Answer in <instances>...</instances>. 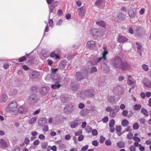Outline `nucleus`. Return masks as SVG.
Masks as SVG:
<instances>
[{
    "mask_svg": "<svg viewBox=\"0 0 151 151\" xmlns=\"http://www.w3.org/2000/svg\"><path fill=\"white\" fill-rule=\"evenodd\" d=\"M110 63L112 68L114 69H121L126 70L129 68V65L126 62H123L120 57L116 56L112 59Z\"/></svg>",
    "mask_w": 151,
    "mask_h": 151,
    "instance_id": "f257e3e1",
    "label": "nucleus"
},
{
    "mask_svg": "<svg viewBox=\"0 0 151 151\" xmlns=\"http://www.w3.org/2000/svg\"><path fill=\"white\" fill-rule=\"evenodd\" d=\"M145 32V30L142 28L139 27L136 29V33L138 35H141Z\"/></svg>",
    "mask_w": 151,
    "mask_h": 151,
    "instance_id": "6ab92c4d",
    "label": "nucleus"
},
{
    "mask_svg": "<svg viewBox=\"0 0 151 151\" xmlns=\"http://www.w3.org/2000/svg\"><path fill=\"white\" fill-rule=\"evenodd\" d=\"M129 122L126 119H124L122 121V125L123 126L126 127L129 124Z\"/></svg>",
    "mask_w": 151,
    "mask_h": 151,
    "instance_id": "7c9ffc66",
    "label": "nucleus"
},
{
    "mask_svg": "<svg viewBox=\"0 0 151 151\" xmlns=\"http://www.w3.org/2000/svg\"><path fill=\"white\" fill-rule=\"evenodd\" d=\"M98 142L96 140H94L92 142L93 145L95 146H97L98 145Z\"/></svg>",
    "mask_w": 151,
    "mask_h": 151,
    "instance_id": "5fc2aeb1",
    "label": "nucleus"
},
{
    "mask_svg": "<svg viewBox=\"0 0 151 151\" xmlns=\"http://www.w3.org/2000/svg\"><path fill=\"white\" fill-rule=\"evenodd\" d=\"M122 130V128L120 126H118L116 127V131L117 132H119Z\"/></svg>",
    "mask_w": 151,
    "mask_h": 151,
    "instance_id": "680f3d73",
    "label": "nucleus"
},
{
    "mask_svg": "<svg viewBox=\"0 0 151 151\" xmlns=\"http://www.w3.org/2000/svg\"><path fill=\"white\" fill-rule=\"evenodd\" d=\"M144 85L146 87L151 88V82L147 78H144L143 81Z\"/></svg>",
    "mask_w": 151,
    "mask_h": 151,
    "instance_id": "9d476101",
    "label": "nucleus"
},
{
    "mask_svg": "<svg viewBox=\"0 0 151 151\" xmlns=\"http://www.w3.org/2000/svg\"><path fill=\"white\" fill-rule=\"evenodd\" d=\"M18 110L19 113H24L26 111L27 109L25 108L21 107L18 108Z\"/></svg>",
    "mask_w": 151,
    "mask_h": 151,
    "instance_id": "c85d7f7f",
    "label": "nucleus"
},
{
    "mask_svg": "<svg viewBox=\"0 0 151 151\" xmlns=\"http://www.w3.org/2000/svg\"><path fill=\"white\" fill-rule=\"evenodd\" d=\"M47 146V143L46 142H44L42 143L41 147L43 149H45Z\"/></svg>",
    "mask_w": 151,
    "mask_h": 151,
    "instance_id": "ea45409f",
    "label": "nucleus"
},
{
    "mask_svg": "<svg viewBox=\"0 0 151 151\" xmlns=\"http://www.w3.org/2000/svg\"><path fill=\"white\" fill-rule=\"evenodd\" d=\"M117 146L120 148H122L124 147V144L123 142L119 141L117 143Z\"/></svg>",
    "mask_w": 151,
    "mask_h": 151,
    "instance_id": "2f4dec72",
    "label": "nucleus"
},
{
    "mask_svg": "<svg viewBox=\"0 0 151 151\" xmlns=\"http://www.w3.org/2000/svg\"><path fill=\"white\" fill-rule=\"evenodd\" d=\"M29 140L28 137H26L25 139L24 140V142L26 145H28L29 143Z\"/></svg>",
    "mask_w": 151,
    "mask_h": 151,
    "instance_id": "4d7b16f0",
    "label": "nucleus"
},
{
    "mask_svg": "<svg viewBox=\"0 0 151 151\" xmlns=\"http://www.w3.org/2000/svg\"><path fill=\"white\" fill-rule=\"evenodd\" d=\"M117 17L119 19L123 20L125 19V15L122 13H119L118 14Z\"/></svg>",
    "mask_w": 151,
    "mask_h": 151,
    "instance_id": "393cba45",
    "label": "nucleus"
},
{
    "mask_svg": "<svg viewBox=\"0 0 151 151\" xmlns=\"http://www.w3.org/2000/svg\"><path fill=\"white\" fill-rule=\"evenodd\" d=\"M55 7V6L52 4V5L50 8V12H52L53 10Z\"/></svg>",
    "mask_w": 151,
    "mask_h": 151,
    "instance_id": "603ef678",
    "label": "nucleus"
},
{
    "mask_svg": "<svg viewBox=\"0 0 151 151\" xmlns=\"http://www.w3.org/2000/svg\"><path fill=\"white\" fill-rule=\"evenodd\" d=\"M78 120H75L70 123V126L72 128H74L76 127L78 125Z\"/></svg>",
    "mask_w": 151,
    "mask_h": 151,
    "instance_id": "f8f14e48",
    "label": "nucleus"
},
{
    "mask_svg": "<svg viewBox=\"0 0 151 151\" xmlns=\"http://www.w3.org/2000/svg\"><path fill=\"white\" fill-rule=\"evenodd\" d=\"M88 70H85V72L84 73L77 72L76 73L75 78L77 80L80 81L83 79L86 78V75L88 74Z\"/></svg>",
    "mask_w": 151,
    "mask_h": 151,
    "instance_id": "7ed1b4c3",
    "label": "nucleus"
},
{
    "mask_svg": "<svg viewBox=\"0 0 151 151\" xmlns=\"http://www.w3.org/2000/svg\"><path fill=\"white\" fill-rule=\"evenodd\" d=\"M104 34V32L103 30H101L100 31H98L97 35L98 36H103Z\"/></svg>",
    "mask_w": 151,
    "mask_h": 151,
    "instance_id": "a19ab883",
    "label": "nucleus"
},
{
    "mask_svg": "<svg viewBox=\"0 0 151 151\" xmlns=\"http://www.w3.org/2000/svg\"><path fill=\"white\" fill-rule=\"evenodd\" d=\"M49 88L47 87H43L42 88L40 91L41 93L43 95H45L49 92Z\"/></svg>",
    "mask_w": 151,
    "mask_h": 151,
    "instance_id": "4468645a",
    "label": "nucleus"
},
{
    "mask_svg": "<svg viewBox=\"0 0 151 151\" xmlns=\"http://www.w3.org/2000/svg\"><path fill=\"white\" fill-rule=\"evenodd\" d=\"M97 71V69L96 68L94 67L92 68L90 70V72L91 73H93Z\"/></svg>",
    "mask_w": 151,
    "mask_h": 151,
    "instance_id": "79ce46f5",
    "label": "nucleus"
},
{
    "mask_svg": "<svg viewBox=\"0 0 151 151\" xmlns=\"http://www.w3.org/2000/svg\"><path fill=\"white\" fill-rule=\"evenodd\" d=\"M115 98L114 96H111L108 97V101L109 102L111 103H115Z\"/></svg>",
    "mask_w": 151,
    "mask_h": 151,
    "instance_id": "b1692460",
    "label": "nucleus"
},
{
    "mask_svg": "<svg viewBox=\"0 0 151 151\" xmlns=\"http://www.w3.org/2000/svg\"><path fill=\"white\" fill-rule=\"evenodd\" d=\"M102 0H98L95 3V4L98 7H100L103 3Z\"/></svg>",
    "mask_w": 151,
    "mask_h": 151,
    "instance_id": "cd10ccee",
    "label": "nucleus"
},
{
    "mask_svg": "<svg viewBox=\"0 0 151 151\" xmlns=\"http://www.w3.org/2000/svg\"><path fill=\"white\" fill-rule=\"evenodd\" d=\"M54 81L56 82L54 84H53L51 86V87L53 89H55L56 88H58L61 86V85L59 84L60 81L58 77L55 76L54 78Z\"/></svg>",
    "mask_w": 151,
    "mask_h": 151,
    "instance_id": "39448f33",
    "label": "nucleus"
},
{
    "mask_svg": "<svg viewBox=\"0 0 151 151\" xmlns=\"http://www.w3.org/2000/svg\"><path fill=\"white\" fill-rule=\"evenodd\" d=\"M96 24L97 25L101 26L103 27H106V24L105 22L103 20H100L96 22Z\"/></svg>",
    "mask_w": 151,
    "mask_h": 151,
    "instance_id": "412c9836",
    "label": "nucleus"
},
{
    "mask_svg": "<svg viewBox=\"0 0 151 151\" xmlns=\"http://www.w3.org/2000/svg\"><path fill=\"white\" fill-rule=\"evenodd\" d=\"M105 139V138L103 136H101L100 137V139L99 140L100 142L101 143H103Z\"/></svg>",
    "mask_w": 151,
    "mask_h": 151,
    "instance_id": "3c124183",
    "label": "nucleus"
},
{
    "mask_svg": "<svg viewBox=\"0 0 151 151\" xmlns=\"http://www.w3.org/2000/svg\"><path fill=\"white\" fill-rule=\"evenodd\" d=\"M47 120L45 118H41L38 121V124L41 126H42L45 124Z\"/></svg>",
    "mask_w": 151,
    "mask_h": 151,
    "instance_id": "9b49d317",
    "label": "nucleus"
},
{
    "mask_svg": "<svg viewBox=\"0 0 151 151\" xmlns=\"http://www.w3.org/2000/svg\"><path fill=\"white\" fill-rule=\"evenodd\" d=\"M108 54L107 50H104V52L102 53L103 57H104V60H106V55Z\"/></svg>",
    "mask_w": 151,
    "mask_h": 151,
    "instance_id": "864d4df0",
    "label": "nucleus"
},
{
    "mask_svg": "<svg viewBox=\"0 0 151 151\" xmlns=\"http://www.w3.org/2000/svg\"><path fill=\"white\" fill-rule=\"evenodd\" d=\"M0 145L2 147H6L7 145L5 141L3 139H1L0 140Z\"/></svg>",
    "mask_w": 151,
    "mask_h": 151,
    "instance_id": "bb28decb",
    "label": "nucleus"
},
{
    "mask_svg": "<svg viewBox=\"0 0 151 151\" xmlns=\"http://www.w3.org/2000/svg\"><path fill=\"white\" fill-rule=\"evenodd\" d=\"M133 140L136 141H137V142H139L141 140L138 137H134L133 138Z\"/></svg>",
    "mask_w": 151,
    "mask_h": 151,
    "instance_id": "e2e57ef3",
    "label": "nucleus"
},
{
    "mask_svg": "<svg viewBox=\"0 0 151 151\" xmlns=\"http://www.w3.org/2000/svg\"><path fill=\"white\" fill-rule=\"evenodd\" d=\"M127 136L128 139H130L132 138L133 135L132 133H129L127 134Z\"/></svg>",
    "mask_w": 151,
    "mask_h": 151,
    "instance_id": "37998d69",
    "label": "nucleus"
},
{
    "mask_svg": "<svg viewBox=\"0 0 151 151\" xmlns=\"http://www.w3.org/2000/svg\"><path fill=\"white\" fill-rule=\"evenodd\" d=\"M142 68L145 71H147L148 70V68L147 65L145 64H144L142 65Z\"/></svg>",
    "mask_w": 151,
    "mask_h": 151,
    "instance_id": "de8ad7c7",
    "label": "nucleus"
},
{
    "mask_svg": "<svg viewBox=\"0 0 151 151\" xmlns=\"http://www.w3.org/2000/svg\"><path fill=\"white\" fill-rule=\"evenodd\" d=\"M141 107V106L140 104H136L134 106V109L136 110L139 109Z\"/></svg>",
    "mask_w": 151,
    "mask_h": 151,
    "instance_id": "58836bf2",
    "label": "nucleus"
},
{
    "mask_svg": "<svg viewBox=\"0 0 151 151\" xmlns=\"http://www.w3.org/2000/svg\"><path fill=\"white\" fill-rule=\"evenodd\" d=\"M85 107L84 105L82 103H80L78 105V107L80 109H83Z\"/></svg>",
    "mask_w": 151,
    "mask_h": 151,
    "instance_id": "bf43d9fd",
    "label": "nucleus"
},
{
    "mask_svg": "<svg viewBox=\"0 0 151 151\" xmlns=\"http://www.w3.org/2000/svg\"><path fill=\"white\" fill-rule=\"evenodd\" d=\"M117 112H115L114 110L112 111H111L109 113V116L111 117L114 118L116 116V114Z\"/></svg>",
    "mask_w": 151,
    "mask_h": 151,
    "instance_id": "f704fd0d",
    "label": "nucleus"
},
{
    "mask_svg": "<svg viewBox=\"0 0 151 151\" xmlns=\"http://www.w3.org/2000/svg\"><path fill=\"white\" fill-rule=\"evenodd\" d=\"M129 15L131 18H134L136 16L137 13L135 11L131 10L128 12Z\"/></svg>",
    "mask_w": 151,
    "mask_h": 151,
    "instance_id": "2eb2a0df",
    "label": "nucleus"
},
{
    "mask_svg": "<svg viewBox=\"0 0 151 151\" xmlns=\"http://www.w3.org/2000/svg\"><path fill=\"white\" fill-rule=\"evenodd\" d=\"M79 85L76 82H72L70 84V87L71 89L74 91L78 90L79 87Z\"/></svg>",
    "mask_w": 151,
    "mask_h": 151,
    "instance_id": "1a4fd4ad",
    "label": "nucleus"
},
{
    "mask_svg": "<svg viewBox=\"0 0 151 151\" xmlns=\"http://www.w3.org/2000/svg\"><path fill=\"white\" fill-rule=\"evenodd\" d=\"M123 90V88L122 87L117 86L115 87L114 88V90L117 92H119Z\"/></svg>",
    "mask_w": 151,
    "mask_h": 151,
    "instance_id": "a878e982",
    "label": "nucleus"
},
{
    "mask_svg": "<svg viewBox=\"0 0 151 151\" xmlns=\"http://www.w3.org/2000/svg\"><path fill=\"white\" fill-rule=\"evenodd\" d=\"M39 76L38 73L37 71H34L31 72L30 77L32 78H37Z\"/></svg>",
    "mask_w": 151,
    "mask_h": 151,
    "instance_id": "a211bd4d",
    "label": "nucleus"
},
{
    "mask_svg": "<svg viewBox=\"0 0 151 151\" xmlns=\"http://www.w3.org/2000/svg\"><path fill=\"white\" fill-rule=\"evenodd\" d=\"M86 131L88 133H90L92 130V128L90 126H88L86 127Z\"/></svg>",
    "mask_w": 151,
    "mask_h": 151,
    "instance_id": "e433bc0d",
    "label": "nucleus"
},
{
    "mask_svg": "<svg viewBox=\"0 0 151 151\" xmlns=\"http://www.w3.org/2000/svg\"><path fill=\"white\" fill-rule=\"evenodd\" d=\"M43 130L45 132H47L48 130V127L46 125L42 128Z\"/></svg>",
    "mask_w": 151,
    "mask_h": 151,
    "instance_id": "774afa93",
    "label": "nucleus"
},
{
    "mask_svg": "<svg viewBox=\"0 0 151 151\" xmlns=\"http://www.w3.org/2000/svg\"><path fill=\"white\" fill-rule=\"evenodd\" d=\"M91 132L92 134L93 135H96L98 134V132L96 129H93Z\"/></svg>",
    "mask_w": 151,
    "mask_h": 151,
    "instance_id": "8fccbe9b",
    "label": "nucleus"
},
{
    "mask_svg": "<svg viewBox=\"0 0 151 151\" xmlns=\"http://www.w3.org/2000/svg\"><path fill=\"white\" fill-rule=\"evenodd\" d=\"M68 99L67 95H63L61 96L60 100L63 103H65L68 101Z\"/></svg>",
    "mask_w": 151,
    "mask_h": 151,
    "instance_id": "aec40b11",
    "label": "nucleus"
},
{
    "mask_svg": "<svg viewBox=\"0 0 151 151\" xmlns=\"http://www.w3.org/2000/svg\"><path fill=\"white\" fill-rule=\"evenodd\" d=\"M129 149L130 151H135L136 148L134 146H131L130 147Z\"/></svg>",
    "mask_w": 151,
    "mask_h": 151,
    "instance_id": "338daca9",
    "label": "nucleus"
},
{
    "mask_svg": "<svg viewBox=\"0 0 151 151\" xmlns=\"http://www.w3.org/2000/svg\"><path fill=\"white\" fill-rule=\"evenodd\" d=\"M78 12L79 15L81 17H83L86 13V9L84 6H82L78 10Z\"/></svg>",
    "mask_w": 151,
    "mask_h": 151,
    "instance_id": "0eeeda50",
    "label": "nucleus"
},
{
    "mask_svg": "<svg viewBox=\"0 0 151 151\" xmlns=\"http://www.w3.org/2000/svg\"><path fill=\"white\" fill-rule=\"evenodd\" d=\"M141 112L146 116H147L148 115L147 111L146 109L144 108H142L141 109Z\"/></svg>",
    "mask_w": 151,
    "mask_h": 151,
    "instance_id": "473e14b6",
    "label": "nucleus"
},
{
    "mask_svg": "<svg viewBox=\"0 0 151 151\" xmlns=\"http://www.w3.org/2000/svg\"><path fill=\"white\" fill-rule=\"evenodd\" d=\"M84 138V136L83 135H81L79 136L78 138V141H82Z\"/></svg>",
    "mask_w": 151,
    "mask_h": 151,
    "instance_id": "0e129e2a",
    "label": "nucleus"
},
{
    "mask_svg": "<svg viewBox=\"0 0 151 151\" xmlns=\"http://www.w3.org/2000/svg\"><path fill=\"white\" fill-rule=\"evenodd\" d=\"M95 42L92 40L88 41L86 44L87 46L89 48L94 47H95Z\"/></svg>",
    "mask_w": 151,
    "mask_h": 151,
    "instance_id": "ddd939ff",
    "label": "nucleus"
},
{
    "mask_svg": "<svg viewBox=\"0 0 151 151\" xmlns=\"http://www.w3.org/2000/svg\"><path fill=\"white\" fill-rule=\"evenodd\" d=\"M66 65V62L65 61H62L59 65V68L61 69H64Z\"/></svg>",
    "mask_w": 151,
    "mask_h": 151,
    "instance_id": "4be33fe9",
    "label": "nucleus"
},
{
    "mask_svg": "<svg viewBox=\"0 0 151 151\" xmlns=\"http://www.w3.org/2000/svg\"><path fill=\"white\" fill-rule=\"evenodd\" d=\"M7 99V96L6 94H3L1 97V101L3 103L5 102Z\"/></svg>",
    "mask_w": 151,
    "mask_h": 151,
    "instance_id": "5701e85b",
    "label": "nucleus"
},
{
    "mask_svg": "<svg viewBox=\"0 0 151 151\" xmlns=\"http://www.w3.org/2000/svg\"><path fill=\"white\" fill-rule=\"evenodd\" d=\"M26 59V57L23 56L22 57L20 58L19 60V62H22L25 60Z\"/></svg>",
    "mask_w": 151,
    "mask_h": 151,
    "instance_id": "13d9d810",
    "label": "nucleus"
},
{
    "mask_svg": "<svg viewBox=\"0 0 151 151\" xmlns=\"http://www.w3.org/2000/svg\"><path fill=\"white\" fill-rule=\"evenodd\" d=\"M39 100V98L35 94L31 95L27 99L28 103L32 104L37 103Z\"/></svg>",
    "mask_w": 151,
    "mask_h": 151,
    "instance_id": "f03ea898",
    "label": "nucleus"
},
{
    "mask_svg": "<svg viewBox=\"0 0 151 151\" xmlns=\"http://www.w3.org/2000/svg\"><path fill=\"white\" fill-rule=\"evenodd\" d=\"M127 40V39L122 35H120L118 39V41L120 43L124 42Z\"/></svg>",
    "mask_w": 151,
    "mask_h": 151,
    "instance_id": "dca6fc26",
    "label": "nucleus"
},
{
    "mask_svg": "<svg viewBox=\"0 0 151 151\" xmlns=\"http://www.w3.org/2000/svg\"><path fill=\"white\" fill-rule=\"evenodd\" d=\"M104 71L105 72L108 73L110 71V68L107 66L105 65L104 66Z\"/></svg>",
    "mask_w": 151,
    "mask_h": 151,
    "instance_id": "c03bdc74",
    "label": "nucleus"
},
{
    "mask_svg": "<svg viewBox=\"0 0 151 151\" xmlns=\"http://www.w3.org/2000/svg\"><path fill=\"white\" fill-rule=\"evenodd\" d=\"M128 113V111L126 110H124L122 112V115L124 116H127Z\"/></svg>",
    "mask_w": 151,
    "mask_h": 151,
    "instance_id": "6e6d98bb",
    "label": "nucleus"
},
{
    "mask_svg": "<svg viewBox=\"0 0 151 151\" xmlns=\"http://www.w3.org/2000/svg\"><path fill=\"white\" fill-rule=\"evenodd\" d=\"M36 120L37 118L36 117H33L29 120V124H32L33 123L36 122Z\"/></svg>",
    "mask_w": 151,
    "mask_h": 151,
    "instance_id": "72a5a7b5",
    "label": "nucleus"
},
{
    "mask_svg": "<svg viewBox=\"0 0 151 151\" xmlns=\"http://www.w3.org/2000/svg\"><path fill=\"white\" fill-rule=\"evenodd\" d=\"M115 124V121L114 119L111 120L109 124V125L110 127H113L114 125Z\"/></svg>",
    "mask_w": 151,
    "mask_h": 151,
    "instance_id": "4c0bfd02",
    "label": "nucleus"
},
{
    "mask_svg": "<svg viewBox=\"0 0 151 151\" xmlns=\"http://www.w3.org/2000/svg\"><path fill=\"white\" fill-rule=\"evenodd\" d=\"M102 121L104 123H106L108 121V117L106 116L103 118L102 119Z\"/></svg>",
    "mask_w": 151,
    "mask_h": 151,
    "instance_id": "09e8293b",
    "label": "nucleus"
},
{
    "mask_svg": "<svg viewBox=\"0 0 151 151\" xmlns=\"http://www.w3.org/2000/svg\"><path fill=\"white\" fill-rule=\"evenodd\" d=\"M89 112V110L87 109H84L81 110L80 114L83 116H85L88 114Z\"/></svg>",
    "mask_w": 151,
    "mask_h": 151,
    "instance_id": "f3484780",
    "label": "nucleus"
},
{
    "mask_svg": "<svg viewBox=\"0 0 151 151\" xmlns=\"http://www.w3.org/2000/svg\"><path fill=\"white\" fill-rule=\"evenodd\" d=\"M50 56L52 58H55V59H57L60 58L59 56L57 54L55 53L54 52H51L50 55Z\"/></svg>",
    "mask_w": 151,
    "mask_h": 151,
    "instance_id": "c756f323",
    "label": "nucleus"
},
{
    "mask_svg": "<svg viewBox=\"0 0 151 151\" xmlns=\"http://www.w3.org/2000/svg\"><path fill=\"white\" fill-rule=\"evenodd\" d=\"M133 127L134 129H137L139 127V126L137 123H136L134 124Z\"/></svg>",
    "mask_w": 151,
    "mask_h": 151,
    "instance_id": "49530a36",
    "label": "nucleus"
},
{
    "mask_svg": "<svg viewBox=\"0 0 151 151\" xmlns=\"http://www.w3.org/2000/svg\"><path fill=\"white\" fill-rule=\"evenodd\" d=\"M88 147V145H86L83 146L81 149V150L82 151H85L86 150Z\"/></svg>",
    "mask_w": 151,
    "mask_h": 151,
    "instance_id": "69168bd1",
    "label": "nucleus"
},
{
    "mask_svg": "<svg viewBox=\"0 0 151 151\" xmlns=\"http://www.w3.org/2000/svg\"><path fill=\"white\" fill-rule=\"evenodd\" d=\"M75 109V107L71 104L67 105L64 109L65 113L67 114H70L72 113Z\"/></svg>",
    "mask_w": 151,
    "mask_h": 151,
    "instance_id": "20e7f679",
    "label": "nucleus"
},
{
    "mask_svg": "<svg viewBox=\"0 0 151 151\" xmlns=\"http://www.w3.org/2000/svg\"><path fill=\"white\" fill-rule=\"evenodd\" d=\"M106 110L107 111L110 112L111 111H112L113 109L111 107L108 106L106 108Z\"/></svg>",
    "mask_w": 151,
    "mask_h": 151,
    "instance_id": "052dcab7",
    "label": "nucleus"
},
{
    "mask_svg": "<svg viewBox=\"0 0 151 151\" xmlns=\"http://www.w3.org/2000/svg\"><path fill=\"white\" fill-rule=\"evenodd\" d=\"M17 104L14 101H11L9 105V108L10 111L12 112L14 111L17 107Z\"/></svg>",
    "mask_w": 151,
    "mask_h": 151,
    "instance_id": "423d86ee",
    "label": "nucleus"
},
{
    "mask_svg": "<svg viewBox=\"0 0 151 151\" xmlns=\"http://www.w3.org/2000/svg\"><path fill=\"white\" fill-rule=\"evenodd\" d=\"M95 91L92 90L88 89L84 93V95L88 97H91L95 94Z\"/></svg>",
    "mask_w": 151,
    "mask_h": 151,
    "instance_id": "6e6552de",
    "label": "nucleus"
},
{
    "mask_svg": "<svg viewBox=\"0 0 151 151\" xmlns=\"http://www.w3.org/2000/svg\"><path fill=\"white\" fill-rule=\"evenodd\" d=\"M98 31H97L96 29H91V34L93 35H95L97 34Z\"/></svg>",
    "mask_w": 151,
    "mask_h": 151,
    "instance_id": "c9c22d12",
    "label": "nucleus"
},
{
    "mask_svg": "<svg viewBox=\"0 0 151 151\" xmlns=\"http://www.w3.org/2000/svg\"><path fill=\"white\" fill-rule=\"evenodd\" d=\"M105 144L106 145L109 146L111 145V142L110 139H107L105 141Z\"/></svg>",
    "mask_w": 151,
    "mask_h": 151,
    "instance_id": "a18cd8bd",
    "label": "nucleus"
}]
</instances>
